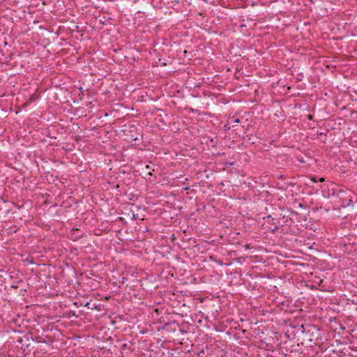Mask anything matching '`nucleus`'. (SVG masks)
I'll return each mask as SVG.
<instances>
[{"mask_svg": "<svg viewBox=\"0 0 357 357\" xmlns=\"http://www.w3.org/2000/svg\"><path fill=\"white\" fill-rule=\"evenodd\" d=\"M155 312L157 315V317H155V323L161 324V326L158 327V331L164 330L165 328L176 324V321L173 320L172 317H169V313L165 312L163 314L160 315L159 309H156Z\"/></svg>", "mask_w": 357, "mask_h": 357, "instance_id": "obj_1", "label": "nucleus"}, {"mask_svg": "<svg viewBox=\"0 0 357 357\" xmlns=\"http://www.w3.org/2000/svg\"><path fill=\"white\" fill-rule=\"evenodd\" d=\"M345 296L347 297V301L351 303L357 304V291H349V295H345Z\"/></svg>", "mask_w": 357, "mask_h": 357, "instance_id": "obj_2", "label": "nucleus"}, {"mask_svg": "<svg viewBox=\"0 0 357 357\" xmlns=\"http://www.w3.org/2000/svg\"><path fill=\"white\" fill-rule=\"evenodd\" d=\"M171 326H167V328H165L167 332H174L176 330V328L179 326L178 323L176 321V324L174 325H170Z\"/></svg>", "mask_w": 357, "mask_h": 357, "instance_id": "obj_3", "label": "nucleus"}, {"mask_svg": "<svg viewBox=\"0 0 357 357\" xmlns=\"http://www.w3.org/2000/svg\"><path fill=\"white\" fill-rule=\"evenodd\" d=\"M33 340H35L38 343H43L45 342V339L43 337L37 336Z\"/></svg>", "mask_w": 357, "mask_h": 357, "instance_id": "obj_4", "label": "nucleus"}, {"mask_svg": "<svg viewBox=\"0 0 357 357\" xmlns=\"http://www.w3.org/2000/svg\"><path fill=\"white\" fill-rule=\"evenodd\" d=\"M240 123V119H238V118H236V119H231V122H229V123Z\"/></svg>", "mask_w": 357, "mask_h": 357, "instance_id": "obj_5", "label": "nucleus"}, {"mask_svg": "<svg viewBox=\"0 0 357 357\" xmlns=\"http://www.w3.org/2000/svg\"><path fill=\"white\" fill-rule=\"evenodd\" d=\"M90 304L89 302L86 301L85 303H81L80 305H84V306H89Z\"/></svg>", "mask_w": 357, "mask_h": 357, "instance_id": "obj_6", "label": "nucleus"}, {"mask_svg": "<svg viewBox=\"0 0 357 357\" xmlns=\"http://www.w3.org/2000/svg\"><path fill=\"white\" fill-rule=\"evenodd\" d=\"M26 261L29 264H33L32 259L26 258Z\"/></svg>", "mask_w": 357, "mask_h": 357, "instance_id": "obj_7", "label": "nucleus"}, {"mask_svg": "<svg viewBox=\"0 0 357 357\" xmlns=\"http://www.w3.org/2000/svg\"><path fill=\"white\" fill-rule=\"evenodd\" d=\"M301 328L302 329V331H301L302 333H304L305 331V328L303 325L301 326Z\"/></svg>", "mask_w": 357, "mask_h": 357, "instance_id": "obj_8", "label": "nucleus"}, {"mask_svg": "<svg viewBox=\"0 0 357 357\" xmlns=\"http://www.w3.org/2000/svg\"><path fill=\"white\" fill-rule=\"evenodd\" d=\"M49 295H50V296H54V295H55V296H58V295H59V294L53 292L52 294H50Z\"/></svg>", "mask_w": 357, "mask_h": 357, "instance_id": "obj_9", "label": "nucleus"}, {"mask_svg": "<svg viewBox=\"0 0 357 357\" xmlns=\"http://www.w3.org/2000/svg\"><path fill=\"white\" fill-rule=\"evenodd\" d=\"M180 332H181V333H182V334H184V333H187V331H186L185 330H183V329H180Z\"/></svg>", "mask_w": 357, "mask_h": 357, "instance_id": "obj_10", "label": "nucleus"}, {"mask_svg": "<svg viewBox=\"0 0 357 357\" xmlns=\"http://www.w3.org/2000/svg\"><path fill=\"white\" fill-rule=\"evenodd\" d=\"M17 342H19V343H22V338L20 337L17 339Z\"/></svg>", "mask_w": 357, "mask_h": 357, "instance_id": "obj_11", "label": "nucleus"}, {"mask_svg": "<svg viewBox=\"0 0 357 357\" xmlns=\"http://www.w3.org/2000/svg\"><path fill=\"white\" fill-rule=\"evenodd\" d=\"M110 297H111L110 295L104 296V298H105V300L109 299Z\"/></svg>", "mask_w": 357, "mask_h": 357, "instance_id": "obj_12", "label": "nucleus"}, {"mask_svg": "<svg viewBox=\"0 0 357 357\" xmlns=\"http://www.w3.org/2000/svg\"><path fill=\"white\" fill-rule=\"evenodd\" d=\"M311 180L314 183L317 182V180H316L314 177L311 178Z\"/></svg>", "mask_w": 357, "mask_h": 357, "instance_id": "obj_13", "label": "nucleus"}, {"mask_svg": "<svg viewBox=\"0 0 357 357\" xmlns=\"http://www.w3.org/2000/svg\"><path fill=\"white\" fill-rule=\"evenodd\" d=\"M319 181H321V182H322V181H324V178H320Z\"/></svg>", "mask_w": 357, "mask_h": 357, "instance_id": "obj_14", "label": "nucleus"}, {"mask_svg": "<svg viewBox=\"0 0 357 357\" xmlns=\"http://www.w3.org/2000/svg\"><path fill=\"white\" fill-rule=\"evenodd\" d=\"M98 296H100V298L99 299H102V296H101L100 294H98Z\"/></svg>", "mask_w": 357, "mask_h": 357, "instance_id": "obj_15", "label": "nucleus"}, {"mask_svg": "<svg viewBox=\"0 0 357 357\" xmlns=\"http://www.w3.org/2000/svg\"><path fill=\"white\" fill-rule=\"evenodd\" d=\"M312 116H310V115L308 116L309 119H312Z\"/></svg>", "mask_w": 357, "mask_h": 357, "instance_id": "obj_16", "label": "nucleus"}, {"mask_svg": "<svg viewBox=\"0 0 357 357\" xmlns=\"http://www.w3.org/2000/svg\"><path fill=\"white\" fill-rule=\"evenodd\" d=\"M74 304H75V305H77V301H76V302H75V303H74Z\"/></svg>", "mask_w": 357, "mask_h": 357, "instance_id": "obj_17", "label": "nucleus"}]
</instances>
